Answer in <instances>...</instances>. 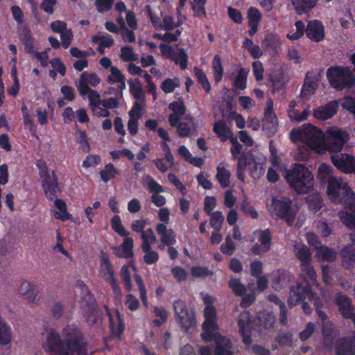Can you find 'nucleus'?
I'll list each match as a JSON object with an SVG mask.
<instances>
[{"label": "nucleus", "instance_id": "1", "mask_svg": "<svg viewBox=\"0 0 355 355\" xmlns=\"http://www.w3.org/2000/svg\"><path fill=\"white\" fill-rule=\"evenodd\" d=\"M63 338L64 343L54 329H47L42 345L43 349L49 355H88L87 343L78 329L66 327L63 329Z\"/></svg>", "mask_w": 355, "mask_h": 355}, {"label": "nucleus", "instance_id": "2", "mask_svg": "<svg viewBox=\"0 0 355 355\" xmlns=\"http://www.w3.org/2000/svg\"><path fill=\"white\" fill-rule=\"evenodd\" d=\"M290 136L293 141H301L318 153H324V135L322 131L310 123L304 124L300 128L293 130Z\"/></svg>", "mask_w": 355, "mask_h": 355}, {"label": "nucleus", "instance_id": "3", "mask_svg": "<svg viewBox=\"0 0 355 355\" xmlns=\"http://www.w3.org/2000/svg\"><path fill=\"white\" fill-rule=\"evenodd\" d=\"M284 178L298 193H306L313 186V177L310 171L302 164H295L286 171Z\"/></svg>", "mask_w": 355, "mask_h": 355}, {"label": "nucleus", "instance_id": "4", "mask_svg": "<svg viewBox=\"0 0 355 355\" xmlns=\"http://www.w3.org/2000/svg\"><path fill=\"white\" fill-rule=\"evenodd\" d=\"M327 193L334 203L341 204L355 211V193L343 179L340 178L328 187Z\"/></svg>", "mask_w": 355, "mask_h": 355}, {"label": "nucleus", "instance_id": "5", "mask_svg": "<svg viewBox=\"0 0 355 355\" xmlns=\"http://www.w3.org/2000/svg\"><path fill=\"white\" fill-rule=\"evenodd\" d=\"M327 76L332 87L340 90L354 85L355 78L351 69L343 67H331L327 71Z\"/></svg>", "mask_w": 355, "mask_h": 355}, {"label": "nucleus", "instance_id": "6", "mask_svg": "<svg viewBox=\"0 0 355 355\" xmlns=\"http://www.w3.org/2000/svg\"><path fill=\"white\" fill-rule=\"evenodd\" d=\"M348 139L349 135L347 132L336 127L330 128L324 137V153L326 150L335 153L341 151Z\"/></svg>", "mask_w": 355, "mask_h": 355}, {"label": "nucleus", "instance_id": "7", "mask_svg": "<svg viewBox=\"0 0 355 355\" xmlns=\"http://www.w3.org/2000/svg\"><path fill=\"white\" fill-rule=\"evenodd\" d=\"M306 298L313 302L315 307L319 308L322 306L321 300L315 296V293L309 287L302 286L299 283H295V285L291 286L288 305L293 307Z\"/></svg>", "mask_w": 355, "mask_h": 355}, {"label": "nucleus", "instance_id": "8", "mask_svg": "<svg viewBox=\"0 0 355 355\" xmlns=\"http://www.w3.org/2000/svg\"><path fill=\"white\" fill-rule=\"evenodd\" d=\"M293 253L299 260L302 270L311 279L314 280L316 273L312 262V252L310 249L302 243H296L293 245Z\"/></svg>", "mask_w": 355, "mask_h": 355}, {"label": "nucleus", "instance_id": "9", "mask_svg": "<svg viewBox=\"0 0 355 355\" xmlns=\"http://www.w3.org/2000/svg\"><path fill=\"white\" fill-rule=\"evenodd\" d=\"M205 321L202 323L203 332L201 334L202 338L209 342L216 337L218 326L217 324V314L214 306H205L204 309Z\"/></svg>", "mask_w": 355, "mask_h": 355}, {"label": "nucleus", "instance_id": "10", "mask_svg": "<svg viewBox=\"0 0 355 355\" xmlns=\"http://www.w3.org/2000/svg\"><path fill=\"white\" fill-rule=\"evenodd\" d=\"M291 203L288 198H272L268 210L271 214L284 218L288 225H291L295 218V214L291 210Z\"/></svg>", "mask_w": 355, "mask_h": 355}, {"label": "nucleus", "instance_id": "11", "mask_svg": "<svg viewBox=\"0 0 355 355\" xmlns=\"http://www.w3.org/2000/svg\"><path fill=\"white\" fill-rule=\"evenodd\" d=\"M173 309L175 320L184 331H187L189 327L195 325L194 314L187 308L184 302L180 300H175L173 302Z\"/></svg>", "mask_w": 355, "mask_h": 355}, {"label": "nucleus", "instance_id": "12", "mask_svg": "<svg viewBox=\"0 0 355 355\" xmlns=\"http://www.w3.org/2000/svg\"><path fill=\"white\" fill-rule=\"evenodd\" d=\"M260 243H256L250 252L254 255H263L270 250L271 245V233L269 230H259L256 232Z\"/></svg>", "mask_w": 355, "mask_h": 355}, {"label": "nucleus", "instance_id": "13", "mask_svg": "<svg viewBox=\"0 0 355 355\" xmlns=\"http://www.w3.org/2000/svg\"><path fill=\"white\" fill-rule=\"evenodd\" d=\"M332 163L338 169L345 173H355V158L348 154L334 155Z\"/></svg>", "mask_w": 355, "mask_h": 355}, {"label": "nucleus", "instance_id": "14", "mask_svg": "<svg viewBox=\"0 0 355 355\" xmlns=\"http://www.w3.org/2000/svg\"><path fill=\"white\" fill-rule=\"evenodd\" d=\"M18 292L29 303L37 304L40 302V297L36 286L28 281H23L21 283Z\"/></svg>", "mask_w": 355, "mask_h": 355}, {"label": "nucleus", "instance_id": "15", "mask_svg": "<svg viewBox=\"0 0 355 355\" xmlns=\"http://www.w3.org/2000/svg\"><path fill=\"white\" fill-rule=\"evenodd\" d=\"M335 351L336 355H355V334L338 339Z\"/></svg>", "mask_w": 355, "mask_h": 355}, {"label": "nucleus", "instance_id": "16", "mask_svg": "<svg viewBox=\"0 0 355 355\" xmlns=\"http://www.w3.org/2000/svg\"><path fill=\"white\" fill-rule=\"evenodd\" d=\"M239 332L243 337V341L245 344L250 345L252 339L250 335L251 330V317L250 313L244 311L240 313L238 319Z\"/></svg>", "mask_w": 355, "mask_h": 355}, {"label": "nucleus", "instance_id": "17", "mask_svg": "<svg viewBox=\"0 0 355 355\" xmlns=\"http://www.w3.org/2000/svg\"><path fill=\"white\" fill-rule=\"evenodd\" d=\"M336 304L342 316L346 319L353 317L355 308L352 305V300L345 295L338 293L335 297Z\"/></svg>", "mask_w": 355, "mask_h": 355}, {"label": "nucleus", "instance_id": "18", "mask_svg": "<svg viewBox=\"0 0 355 355\" xmlns=\"http://www.w3.org/2000/svg\"><path fill=\"white\" fill-rule=\"evenodd\" d=\"M100 82L101 78L95 73L83 72L75 84L79 92H83L92 89L90 86L96 87Z\"/></svg>", "mask_w": 355, "mask_h": 355}, {"label": "nucleus", "instance_id": "19", "mask_svg": "<svg viewBox=\"0 0 355 355\" xmlns=\"http://www.w3.org/2000/svg\"><path fill=\"white\" fill-rule=\"evenodd\" d=\"M273 102L271 98L267 101V108L265 110L264 119L263 120V128L274 133L277 129L278 122L275 114L272 110Z\"/></svg>", "mask_w": 355, "mask_h": 355}, {"label": "nucleus", "instance_id": "20", "mask_svg": "<svg viewBox=\"0 0 355 355\" xmlns=\"http://www.w3.org/2000/svg\"><path fill=\"white\" fill-rule=\"evenodd\" d=\"M336 101H330L325 105L320 106L313 110V116L315 119L324 121L331 118L336 114L338 110Z\"/></svg>", "mask_w": 355, "mask_h": 355}, {"label": "nucleus", "instance_id": "21", "mask_svg": "<svg viewBox=\"0 0 355 355\" xmlns=\"http://www.w3.org/2000/svg\"><path fill=\"white\" fill-rule=\"evenodd\" d=\"M306 36L313 42H318L324 37V29L322 24L313 20L309 22L306 28Z\"/></svg>", "mask_w": 355, "mask_h": 355}, {"label": "nucleus", "instance_id": "22", "mask_svg": "<svg viewBox=\"0 0 355 355\" xmlns=\"http://www.w3.org/2000/svg\"><path fill=\"white\" fill-rule=\"evenodd\" d=\"M333 172L334 169L331 166L326 164H320L318 169V177L321 184H327L328 187L340 178L334 176Z\"/></svg>", "mask_w": 355, "mask_h": 355}, {"label": "nucleus", "instance_id": "23", "mask_svg": "<svg viewBox=\"0 0 355 355\" xmlns=\"http://www.w3.org/2000/svg\"><path fill=\"white\" fill-rule=\"evenodd\" d=\"M291 280V275L285 270H279L273 273L271 281L272 286L275 291L286 288Z\"/></svg>", "mask_w": 355, "mask_h": 355}, {"label": "nucleus", "instance_id": "24", "mask_svg": "<svg viewBox=\"0 0 355 355\" xmlns=\"http://www.w3.org/2000/svg\"><path fill=\"white\" fill-rule=\"evenodd\" d=\"M168 108L173 111L168 116V122L172 127H175L180 118L185 114L186 107L182 101H175L169 104Z\"/></svg>", "mask_w": 355, "mask_h": 355}, {"label": "nucleus", "instance_id": "25", "mask_svg": "<svg viewBox=\"0 0 355 355\" xmlns=\"http://www.w3.org/2000/svg\"><path fill=\"white\" fill-rule=\"evenodd\" d=\"M123 242L118 247L113 248L114 254L119 258L128 259L133 256V239L124 236Z\"/></svg>", "mask_w": 355, "mask_h": 355}, {"label": "nucleus", "instance_id": "26", "mask_svg": "<svg viewBox=\"0 0 355 355\" xmlns=\"http://www.w3.org/2000/svg\"><path fill=\"white\" fill-rule=\"evenodd\" d=\"M156 232L160 235V240L163 244L169 246L176 242V234L174 231L172 229H167L164 224H157L156 226Z\"/></svg>", "mask_w": 355, "mask_h": 355}, {"label": "nucleus", "instance_id": "27", "mask_svg": "<svg viewBox=\"0 0 355 355\" xmlns=\"http://www.w3.org/2000/svg\"><path fill=\"white\" fill-rule=\"evenodd\" d=\"M42 187L48 198L53 200L55 198L59 191L55 175L53 173L52 176L48 175L45 177Z\"/></svg>", "mask_w": 355, "mask_h": 355}, {"label": "nucleus", "instance_id": "28", "mask_svg": "<svg viewBox=\"0 0 355 355\" xmlns=\"http://www.w3.org/2000/svg\"><path fill=\"white\" fill-rule=\"evenodd\" d=\"M185 120L187 122L178 121V124L175 125L177 127L178 133L181 137H189L196 132L193 118L189 115H187Z\"/></svg>", "mask_w": 355, "mask_h": 355}, {"label": "nucleus", "instance_id": "29", "mask_svg": "<svg viewBox=\"0 0 355 355\" xmlns=\"http://www.w3.org/2000/svg\"><path fill=\"white\" fill-rule=\"evenodd\" d=\"M342 265L346 269H349L355 263V247L351 245L343 248L340 252Z\"/></svg>", "mask_w": 355, "mask_h": 355}, {"label": "nucleus", "instance_id": "30", "mask_svg": "<svg viewBox=\"0 0 355 355\" xmlns=\"http://www.w3.org/2000/svg\"><path fill=\"white\" fill-rule=\"evenodd\" d=\"M337 255V252L333 248L323 245L316 248L315 257L319 261H334Z\"/></svg>", "mask_w": 355, "mask_h": 355}, {"label": "nucleus", "instance_id": "31", "mask_svg": "<svg viewBox=\"0 0 355 355\" xmlns=\"http://www.w3.org/2000/svg\"><path fill=\"white\" fill-rule=\"evenodd\" d=\"M258 324L266 329H270L275 327L276 317L272 312L263 311L257 314Z\"/></svg>", "mask_w": 355, "mask_h": 355}, {"label": "nucleus", "instance_id": "32", "mask_svg": "<svg viewBox=\"0 0 355 355\" xmlns=\"http://www.w3.org/2000/svg\"><path fill=\"white\" fill-rule=\"evenodd\" d=\"M100 274L102 277L107 281H111L114 279V275L112 264L107 255L103 254L101 259Z\"/></svg>", "mask_w": 355, "mask_h": 355}, {"label": "nucleus", "instance_id": "33", "mask_svg": "<svg viewBox=\"0 0 355 355\" xmlns=\"http://www.w3.org/2000/svg\"><path fill=\"white\" fill-rule=\"evenodd\" d=\"M318 0H291L296 12L298 15H302L309 12L315 8Z\"/></svg>", "mask_w": 355, "mask_h": 355}, {"label": "nucleus", "instance_id": "34", "mask_svg": "<svg viewBox=\"0 0 355 355\" xmlns=\"http://www.w3.org/2000/svg\"><path fill=\"white\" fill-rule=\"evenodd\" d=\"M213 130L221 141H225L232 136L230 128L223 120L216 122Z\"/></svg>", "mask_w": 355, "mask_h": 355}, {"label": "nucleus", "instance_id": "35", "mask_svg": "<svg viewBox=\"0 0 355 355\" xmlns=\"http://www.w3.org/2000/svg\"><path fill=\"white\" fill-rule=\"evenodd\" d=\"M214 338L216 339L215 352L218 354L232 355L231 352L232 343L228 338L220 336L218 334Z\"/></svg>", "mask_w": 355, "mask_h": 355}, {"label": "nucleus", "instance_id": "36", "mask_svg": "<svg viewBox=\"0 0 355 355\" xmlns=\"http://www.w3.org/2000/svg\"><path fill=\"white\" fill-rule=\"evenodd\" d=\"M79 93L82 96L87 94L89 101V106L93 112L101 105L102 100H101L100 94L96 90L92 89Z\"/></svg>", "mask_w": 355, "mask_h": 355}, {"label": "nucleus", "instance_id": "37", "mask_svg": "<svg viewBox=\"0 0 355 355\" xmlns=\"http://www.w3.org/2000/svg\"><path fill=\"white\" fill-rule=\"evenodd\" d=\"M11 329L0 316V345H7L11 342Z\"/></svg>", "mask_w": 355, "mask_h": 355}, {"label": "nucleus", "instance_id": "38", "mask_svg": "<svg viewBox=\"0 0 355 355\" xmlns=\"http://www.w3.org/2000/svg\"><path fill=\"white\" fill-rule=\"evenodd\" d=\"M332 324L330 322H324L322 323V334L324 337V346L325 348L330 349L332 347Z\"/></svg>", "mask_w": 355, "mask_h": 355}, {"label": "nucleus", "instance_id": "39", "mask_svg": "<svg viewBox=\"0 0 355 355\" xmlns=\"http://www.w3.org/2000/svg\"><path fill=\"white\" fill-rule=\"evenodd\" d=\"M128 83L130 85V93L134 98L137 100L144 101L145 99V94L140 80L137 78L135 79V81L130 80H128Z\"/></svg>", "mask_w": 355, "mask_h": 355}, {"label": "nucleus", "instance_id": "40", "mask_svg": "<svg viewBox=\"0 0 355 355\" xmlns=\"http://www.w3.org/2000/svg\"><path fill=\"white\" fill-rule=\"evenodd\" d=\"M338 216L341 223L347 228L355 229V213L346 211H340Z\"/></svg>", "mask_w": 355, "mask_h": 355}, {"label": "nucleus", "instance_id": "41", "mask_svg": "<svg viewBox=\"0 0 355 355\" xmlns=\"http://www.w3.org/2000/svg\"><path fill=\"white\" fill-rule=\"evenodd\" d=\"M55 206L58 209V211H54L55 218L64 221L69 218V214L67 211V205L64 201L61 199H56L55 200Z\"/></svg>", "mask_w": 355, "mask_h": 355}, {"label": "nucleus", "instance_id": "42", "mask_svg": "<svg viewBox=\"0 0 355 355\" xmlns=\"http://www.w3.org/2000/svg\"><path fill=\"white\" fill-rule=\"evenodd\" d=\"M216 179L220 183V186L223 188L228 187L230 184V178L231 176L230 172L225 169L224 167L218 166L216 168Z\"/></svg>", "mask_w": 355, "mask_h": 355}, {"label": "nucleus", "instance_id": "43", "mask_svg": "<svg viewBox=\"0 0 355 355\" xmlns=\"http://www.w3.org/2000/svg\"><path fill=\"white\" fill-rule=\"evenodd\" d=\"M207 215L211 216L209 223L210 225L214 229V230L220 231L223 227L225 220L223 213L220 211H216Z\"/></svg>", "mask_w": 355, "mask_h": 355}, {"label": "nucleus", "instance_id": "44", "mask_svg": "<svg viewBox=\"0 0 355 355\" xmlns=\"http://www.w3.org/2000/svg\"><path fill=\"white\" fill-rule=\"evenodd\" d=\"M228 284L234 295L237 296H241L247 291L246 287L241 283L239 279L231 278Z\"/></svg>", "mask_w": 355, "mask_h": 355}, {"label": "nucleus", "instance_id": "45", "mask_svg": "<svg viewBox=\"0 0 355 355\" xmlns=\"http://www.w3.org/2000/svg\"><path fill=\"white\" fill-rule=\"evenodd\" d=\"M317 83L313 80L309 79L307 76L306 77L304 86L302 89L301 95L304 98L309 97L313 95L316 89Z\"/></svg>", "mask_w": 355, "mask_h": 355}, {"label": "nucleus", "instance_id": "46", "mask_svg": "<svg viewBox=\"0 0 355 355\" xmlns=\"http://www.w3.org/2000/svg\"><path fill=\"white\" fill-rule=\"evenodd\" d=\"M243 47L245 48L254 58H260L262 55L261 48L254 44L250 39L246 38L243 42Z\"/></svg>", "mask_w": 355, "mask_h": 355}, {"label": "nucleus", "instance_id": "47", "mask_svg": "<svg viewBox=\"0 0 355 355\" xmlns=\"http://www.w3.org/2000/svg\"><path fill=\"white\" fill-rule=\"evenodd\" d=\"M212 67L215 71L214 80L216 83L221 80L223 74V68L221 63L220 57L216 55L212 60Z\"/></svg>", "mask_w": 355, "mask_h": 355}, {"label": "nucleus", "instance_id": "48", "mask_svg": "<svg viewBox=\"0 0 355 355\" xmlns=\"http://www.w3.org/2000/svg\"><path fill=\"white\" fill-rule=\"evenodd\" d=\"M309 207L313 211H318L322 206V200L320 194L314 193L307 197Z\"/></svg>", "mask_w": 355, "mask_h": 355}, {"label": "nucleus", "instance_id": "49", "mask_svg": "<svg viewBox=\"0 0 355 355\" xmlns=\"http://www.w3.org/2000/svg\"><path fill=\"white\" fill-rule=\"evenodd\" d=\"M180 84L178 78H167L162 82L161 89L164 92L168 94L173 92L175 89L180 87Z\"/></svg>", "mask_w": 355, "mask_h": 355}, {"label": "nucleus", "instance_id": "50", "mask_svg": "<svg viewBox=\"0 0 355 355\" xmlns=\"http://www.w3.org/2000/svg\"><path fill=\"white\" fill-rule=\"evenodd\" d=\"M92 40L93 42L100 44L105 47H111L114 44L112 37L108 34L94 35Z\"/></svg>", "mask_w": 355, "mask_h": 355}, {"label": "nucleus", "instance_id": "51", "mask_svg": "<svg viewBox=\"0 0 355 355\" xmlns=\"http://www.w3.org/2000/svg\"><path fill=\"white\" fill-rule=\"evenodd\" d=\"M207 0H193L191 2L195 17H206L205 4Z\"/></svg>", "mask_w": 355, "mask_h": 355}, {"label": "nucleus", "instance_id": "52", "mask_svg": "<svg viewBox=\"0 0 355 355\" xmlns=\"http://www.w3.org/2000/svg\"><path fill=\"white\" fill-rule=\"evenodd\" d=\"M171 60L179 64L182 69H185L187 67L188 56L183 49H180L178 54L175 52Z\"/></svg>", "mask_w": 355, "mask_h": 355}, {"label": "nucleus", "instance_id": "53", "mask_svg": "<svg viewBox=\"0 0 355 355\" xmlns=\"http://www.w3.org/2000/svg\"><path fill=\"white\" fill-rule=\"evenodd\" d=\"M112 229L121 236H127L130 232L126 231L121 224V220L118 215H115L111 220Z\"/></svg>", "mask_w": 355, "mask_h": 355}, {"label": "nucleus", "instance_id": "54", "mask_svg": "<svg viewBox=\"0 0 355 355\" xmlns=\"http://www.w3.org/2000/svg\"><path fill=\"white\" fill-rule=\"evenodd\" d=\"M20 39L25 45L26 52L31 53L33 51V40L31 33L27 29H24L20 35Z\"/></svg>", "mask_w": 355, "mask_h": 355}, {"label": "nucleus", "instance_id": "55", "mask_svg": "<svg viewBox=\"0 0 355 355\" xmlns=\"http://www.w3.org/2000/svg\"><path fill=\"white\" fill-rule=\"evenodd\" d=\"M116 174V169L112 164H108L105 168L100 172L101 180L107 182L114 178Z\"/></svg>", "mask_w": 355, "mask_h": 355}, {"label": "nucleus", "instance_id": "56", "mask_svg": "<svg viewBox=\"0 0 355 355\" xmlns=\"http://www.w3.org/2000/svg\"><path fill=\"white\" fill-rule=\"evenodd\" d=\"M120 57L124 62L135 61L137 60V56L135 54L133 49L130 46H124L121 49Z\"/></svg>", "mask_w": 355, "mask_h": 355}, {"label": "nucleus", "instance_id": "57", "mask_svg": "<svg viewBox=\"0 0 355 355\" xmlns=\"http://www.w3.org/2000/svg\"><path fill=\"white\" fill-rule=\"evenodd\" d=\"M295 26V31H291L287 34V37L292 40L299 39L303 35L304 32V25L302 21H296Z\"/></svg>", "mask_w": 355, "mask_h": 355}, {"label": "nucleus", "instance_id": "58", "mask_svg": "<svg viewBox=\"0 0 355 355\" xmlns=\"http://www.w3.org/2000/svg\"><path fill=\"white\" fill-rule=\"evenodd\" d=\"M310 155L311 150L306 146H300L293 153V157L297 161H306L309 158Z\"/></svg>", "mask_w": 355, "mask_h": 355}, {"label": "nucleus", "instance_id": "59", "mask_svg": "<svg viewBox=\"0 0 355 355\" xmlns=\"http://www.w3.org/2000/svg\"><path fill=\"white\" fill-rule=\"evenodd\" d=\"M195 74L198 80V82L202 85L207 93H209L211 89L210 84L204 72L198 67L194 68Z\"/></svg>", "mask_w": 355, "mask_h": 355}, {"label": "nucleus", "instance_id": "60", "mask_svg": "<svg viewBox=\"0 0 355 355\" xmlns=\"http://www.w3.org/2000/svg\"><path fill=\"white\" fill-rule=\"evenodd\" d=\"M246 78L247 72L243 68L240 69L234 82V86L241 89H244L246 87Z\"/></svg>", "mask_w": 355, "mask_h": 355}, {"label": "nucleus", "instance_id": "61", "mask_svg": "<svg viewBox=\"0 0 355 355\" xmlns=\"http://www.w3.org/2000/svg\"><path fill=\"white\" fill-rule=\"evenodd\" d=\"M145 181L147 183L148 188L150 192L153 193H159L164 191L163 187L159 184L155 180H154L151 176L147 175L144 178Z\"/></svg>", "mask_w": 355, "mask_h": 355}, {"label": "nucleus", "instance_id": "62", "mask_svg": "<svg viewBox=\"0 0 355 355\" xmlns=\"http://www.w3.org/2000/svg\"><path fill=\"white\" fill-rule=\"evenodd\" d=\"M236 248L234 242L232 240L230 235L225 238V241L220 246V250L223 254L232 255Z\"/></svg>", "mask_w": 355, "mask_h": 355}, {"label": "nucleus", "instance_id": "63", "mask_svg": "<svg viewBox=\"0 0 355 355\" xmlns=\"http://www.w3.org/2000/svg\"><path fill=\"white\" fill-rule=\"evenodd\" d=\"M248 17L250 26H257L261 19V13L257 8H250L248 12Z\"/></svg>", "mask_w": 355, "mask_h": 355}, {"label": "nucleus", "instance_id": "64", "mask_svg": "<svg viewBox=\"0 0 355 355\" xmlns=\"http://www.w3.org/2000/svg\"><path fill=\"white\" fill-rule=\"evenodd\" d=\"M125 79V76L121 71L116 67H111L110 75L107 77V80L110 83H117L119 81Z\"/></svg>", "mask_w": 355, "mask_h": 355}]
</instances>
